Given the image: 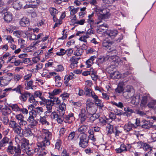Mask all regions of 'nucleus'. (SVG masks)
Listing matches in <instances>:
<instances>
[{
	"label": "nucleus",
	"instance_id": "obj_1",
	"mask_svg": "<svg viewBox=\"0 0 156 156\" xmlns=\"http://www.w3.org/2000/svg\"><path fill=\"white\" fill-rule=\"evenodd\" d=\"M41 134L40 135L41 137L43 139L42 142H38L37 145L40 150V153L39 155L43 156L45 155L48 153V151L45 150L47 146L50 144V140L51 139L52 134L48 130L43 129L41 131Z\"/></svg>",
	"mask_w": 156,
	"mask_h": 156
},
{
	"label": "nucleus",
	"instance_id": "obj_2",
	"mask_svg": "<svg viewBox=\"0 0 156 156\" xmlns=\"http://www.w3.org/2000/svg\"><path fill=\"white\" fill-rule=\"evenodd\" d=\"M10 145L8 146L7 149L8 152L11 154H13V156H25L23 154H21V150L20 145H18L16 147L12 146V142L10 141Z\"/></svg>",
	"mask_w": 156,
	"mask_h": 156
},
{
	"label": "nucleus",
	"instance_id": "obj_3",
	"mask_svg": "<svg viewBox=\"0 0 156 156\" xmlns=\"http://www.w3.org/2000/svg\"><path fill=\"white\" fill-rule=\"evenodd\" d=\"M79 139L78 144L79 147L83 148H86L88 146L89 142L87 135L85 133L79 135Z\"/></svg>",
	"mask_w": 156,
	"mask_h": 156
},
{
	"label": "nucleus",
	"instance_id": "obj_4",
	"mask_svg": "<svg viewBox=\"0 0 156 156\" xmlns=\"http://www.w3.org/2000/svg\"><path fill=\"white\" fill-rule=\"evenodd\" d=\"M134 89L131 85L126 86L124 89L123 95L126 99H128L132 97L134 95Z\"/></svg>",
	"mask_w": 156,
	"mask_h": 156
},
{
	"label": "nucleus",
	"instance_id": "obj_5",
	"mask_svg": "<svg viewBox=\"0 0 156 156\" xmlns=\"http://www.w3.org/2000/svg\"><path fill=\"white\" fill-rule=\"evenodd\" d=\"M97 12L98 11L102 13L98 15V19L100 20L108 18L110 15V14L109 13V10L108 9L99 8L97 9Z\"/></svg>",
	"mask_w": 156,
	"mask_h": 156
},
{
	"label": "nucleus",
	"instance_id": "obj_6",
	"mask_svg": "<svg viewBox=\"0 0 156 156\" xmlns=\"http://www.w3.org/2000/svg\"><path fill=\"white\" fill-rule=\"evenodd\" d=\"M128 146L127 147L124 144H122L121 145L120 147L116 149L115 151L117 153H120L123 152L127 151L131 152L132 151L131 145L128 144Z\"/></svg>",
	"mask_w": 156,
	"mask_h": 156
},
{
	"label": "nucleus",
	"instance_id": "obj_7",
	"mask_svg": "<svg viewBox=\"0 0 156 156\" xmlns=\"http://www.w3.org/2000/svg\"><path fill=\"white\" fill-rule=\"evenodd\" d=\"M11 80V79L8 75L0 77V86H5L8 85Z\"/></svg>",
	"mask_w": 156,
	"mask_h": 156
},
{
	"label": "nucleus",
	"instance_id": "obj_8",
	"mask_svg": "<svg viewBox=\"0 0 156 156\" xmlns=\"http://www.w3.org/2000/svg\"><path fill=\"white\" fill-rule=\"evenodd\" d=\"M21 147L22 149L25 151L28 154H30L31 150L29 146V141L25 139L21 143Z\"/></svg>",
	"mask_w": 156,
	"mask_h": 156
},
{
	"label": "nucleus",
	"instance_id": "obj_9",
	"mask_svg": "<svg viewBox=\"0 0 156 156\" xmlns=\"http://www.w3.org/2000/svg\"><path fill=\"white\" fill-rule=\"evenodd\" d=\"M140 96V106L141 107L144 106L147 102L151 100V97L149 94L144 95L143 96Z\"/></svg>",
	"mask_w": 156,
	"mask_h": 156
},
{
	"label": "nucleus",
	"instance_id": "obj_10",
	"mask_svg": "<svg viewBox=\"0 0 156 156\" xmlns=\"http://www.w3.org/2000/svg\"><path fill=\"white\" fill-rule=\"evenodd\" d=\"M0 111L2 115L8 116L12 112L11 109L7 106L0 105Z\"/></svg>",
	"mask_w": 156,
	"mask_h": 156
},
{
	"label": "nucleus",
	"instance_id": "obj_11",
	"mask_svg": "<svg viewBox=\"0 0 156 156\" xmlns=\"http://www.w3.org/2000/svg\"><path fill=\"white\" fill-rule=\"evenodd\" d=\"M109 56H101L98 58L96 62V64L100 67L105 62L109 59Z\"/></svg>",
	"mask_w": 156,
	"mask_h": 156
},
{
	"label": "nucleus",
	"instance_id": "obj_12",
	"mask_svg": "<svg viewBox=\"0 0 156 156\" xmlns=\"http://www.w3.org/2000/svg\"><path fill=\"white\" fill-rule=\"evenodd\" d=\"M80 58V57L76 58L75 56L72 57L69 60L70 64V67L71 69H73L77 66L78 61Z\"/></svg>",
	"mask_w": 156,
	"mask_h": 156
},
{
	"label": "nucleus",
	"instance_id": "obj_13",
	"mask_svg": "<svg viewBox=\"0 0 156 156\" xmlns=\"http://www.w3.org/2000/svg\"><path fill=\"white\" fill-rule=\"evenodd\" d=\"M87 112L85 108H82L79 115V117L81 123L84 122L87 118Z\"/></svg>",
	"mask_w": 156,
	"mask_h": 156
},
{
	"label": "nucleus",
	"instance_id": "obj_14",
	"mask_svg": "<svg viewBox=\"0 0 156 156\" xmlns=\"http://www.w3.org/2000/svg\"><path fill=\"white\" fill-rule=\"evenodd\" d=\"M36 117L35 115L31 113V115H30L27 119V121L30 123V126L31 127L35 126L37 124V122L34 119Z\"/></svg>",
	"mask_w": 156,
	"mask_h": 156
},
{
	"label": "nucleus",
	"instance_id": "obj_15",
	"mask_svg": "<svg viewBox=\"0 0 156 156\" xmlns=\"http://www.w3.org/2000/svg\"><path fill=\"white\" fill-rule=\"evenodd\" d=\"M63 117L64 119L65 122L69 123H72L74 119L73 114L72 113H69L68 115H65Z\"/></svg>",
	"mask_w": 156,
	"mask_h": 156
},
{
	"label": "nucleus",
	"instance_id": "obj_16",
	"mask_svg": "<svg viewBox=\"0 0 156 156\" xmlns=\"http://www.w3.org/2000/svg\"><path fill=\"white\" fill-rule=\"evenodd\" d=\"M19 97V98L22 101L25 102L27 99L28 97L31 96V93L27 91H25L21 93Z\"/></svg>",
	"mask_w": 156,
	"mask_h": 156
},
{
	"label": "nucleus",
	"instance_id": "obj_17",
	"mask_svg": "<svg viewBox=\"0 0 156 156\" xmlns=\"http://www.w3.org/2000/svg\"><path fill=\"white\" fill-rule=\"evenodd\" d=\"M113 44V42L109 40H104L102 45L105 49H108L110 50L112 49L111 48V45Z\"/></svg>",
	"mask_w": 156,
	"mask_h": 156
},
{
	"label": "nucleus",
	"instance_id": "obj_18",
	"mask_svg": "<svg viewBox=\"0 0 156 156\" xmlns=\"http://www.w3.org/2000/svg\"><path fill=\"white\" fill-rule=\"evenodd\" d=\"M44 112L43 108L41 107H38L35 108L34 109L32 110L31 112H30V113H31L35 115L36 116L37 115H41Z\"/></svg>",
	"mask_w": 156,
	"mask_h": 156
},
{
	"label": "nucleus",
	"instance_id": "obj_19",
	"mask_svg": "<svg viewBox=\"0 0 156 156\" xmlns=\"http://www.w3.org/2000/svg\"><path fill=\"white\" fill-rule=\"evenodd\" d=\"M29 23L30 21L28 18L26 17H23L20 20V24L22 27H26L29 25Z\"/></svg>",
	"mask_w": 156,
	"mask_h": 156
},
{
	"label": "nucleus",
	"instance_id": "obj_20",
	"mask_svg": "<svg viewBox=\"0 0 156 156\" xmlns=\"http://www.w3.org/2000/svg\"><path fill=\"white\" fill-rule=\"evenodd\" d=\"M54 103L52 102L51 100H47V101L46 105L47 108V112L48 113H51L52 112V106L54 105Z\"/></svg>",
	"mask_w": 156,
	"mask_h": 156
},
{
	"label": "nucleus",
	"instance_id": "obj_21",
	"mask_svg": "<svg viewBox=\"0 0 156 156\" xmlns=\"http://www.w3.org/2000/svg\"><path fill=\"white\" fill-rule=\"evenodd\" d=\"M108 60L111 62H114L115 64H119L121 61L119 57L116 55H115L112 56H109Z\"/></svg>",
	"mask_w": 156,
	"mask_h": 156
},
{
	"label": "nucleus",
	"instance_id": "obj_22",
	"mask_svg": "<svg viewBox=\"0 0 156 156\" xmlns=\"http://www.w3.org/2000/svg\"><path fill=\"white\" fill-rule=\"evenodd\" d=\"M136 128V126L133 124L129 122L126 124L124 127V130L127 132H129L133 129Z\"/></svg>",
	"mask_w": 156,
	"mask_h": 156
},
{
	"label": "nucleus",
	"instance_id": "obj_23",
	"mask_svg": "<svg viewBox=\"0 0 156 156\" xmlns=\"http://www.w3.org/2000/svg\"><path fill=\"white\" fill-rule=\"evenodd\" d=\"M11 141L12 142V141L10 139L7 137H4L0 141V145H1V147H4L6 146V144L9 143V146L10 145L9 142Z\"/></svg>",
	"mask_w": 156,
	"mask_h": 156
},
{
	"label": "nucleus",
	"instance_id": "obj_24",
	"mask_svg": "<svg viewBox=\"0 0 156 156\" xmlns=\"http://www.w3.org/2000/svg\"><path fill=\"white\" fill-rule=\"evenodd\" d=\"M25 138L23 137L22 134H17L16 136L15 137V141L17 144H18L17 145H19V144L21 143L23 140H25Z\"/></svg>",
	"mask_w": 156,
	"mask_h": 156
},
{
	"label": "nucleus",
	"instance_id": "obj_25",
	"mask_svg": "<svg viewBox=\"0 0 156 156\" xmlns=\"http://www.w3.org/2000/svg\"><path fill=\"white\" fill-rule=\"evenodd\" d=\"M140 99V95H137L135 97L133 98L131 101V103L134 105H137L139 103Z\"/></svg>",
	"mask_w": 156,
	"mask_h": 156
},
{
	"label": "nucleus",
	"instance_id": "obj_26",
	"mask_svg": "<svg viewBox=\"0 0 156 156\" xmlns=\"http://www.w3.org/2000/svg\"><path fill=\"white\" fill-rule=\"evenodd\" d=\"M28 60H29L27 59H25L23 60H21V59H16V58L14 64L15 66H18L20 65H22L23 63H26L27 62L28 63L29 61Z\"/></svg>",
	"mask_w": 156,
	"mask_h": 156
},
{
	"label": "nucleus",
	"instance_id": "obj_27",
	"mask_svg": "<svg viewBox=\"0 0 156 156\" xmlns=\"http://www.w3.org/2000/svg\"><path fill=\"white\" fill-rule=\"evenodd\" d=\"M99 120L100 123H101L104 126L106 125L107 124H109L112 121H110V119H107L105 117L104 118L100 117Z\"/></svg>",
	"mask_w": 156,
	"mask_h": 156
},
{
	"label": "nucleus",
	"instance_id": "obj_28",
	"mask_svg": "<svg viewBox=\"0 0 156 156\" xmlns=\"http://www.w3.org/2000/svg\"><path fill=\"white\" fill-rule=\"evenodd\" d=\"M12 16L11 13L9 12H7L5 13L4 19L6 22H10L12 19Z\"/></svg>",
	"mask_w": 156,
	"mask_h": 156
},
{
	"label": "nucleus",
	"instance_id": "obj_29",
	"mask_svg": "<svg viewBox=\"0 0 156 156\" xmlns=\"http://www.w3.org/2000/svg\"><path fill=\"white\" fill-rule=\"evenodd\" d=\"M143 123L142 125V127L147 129L153 126V123L150 121H143Z\"/></svg>",
	"mask_w": 156,
	"mask_h": 156
},
{
	"label": "nucleus",
	"instance_id": "obj_30",
	"mask_svg": "<svg viewBox=\"0 0 156 156\" xmlns=\"http://www.w3.org/2000/svg\"><path fill=\"white\" fill-rule=\"evenodd\" d=\"M96 56L94 55L91 56L86 62L87 68H89L93 64V61L96 58Z\"/></svg>",
	"mask_w": 156,
	"mask_h": 156
},
{
	"label": "nucleus",
	"instance_id": "obj_31",
	"mask_svg": "<svg viewBox=\"0 0 156 156\" xmlns=\"http://www.w3.org/2000/svg\"><path fill=\"white\" fill-rule=\"evenodd\" d=\"M107 33L111 38H114L116 36L118 32L116 30H108Z\"/></svg>",
	"mask_w": 156,
	"mask_h": 156
},
{
	"label": "nucleus",
	"instance_id": "obj_32",
	"mask_svg": "<svg viewBox=\"0 0 156 156\" xmlns=\"http://www.w3.org/2000/svg\"><path fill=\"white\" fill-rule=\"evenodd\" d=\"M39 122L43 125L46 126H49L50 125V123L46 120V118L45 116H41L40 118Z\"/></svg>",
	"mask_w": 156,
	"mask_h": 156
},
{
	"label": "nucleus",
	"instance_id": "obj_33",
	"mask_svg": "<svg viewBox=\"0 0 156 156\" xmlns=\"http://www.w3.org/2000/svg\"><path fill=\"white\" fill-rule=\"evenodd\" d=\"M0 120L4 124H8L9 120L8 116L2 115L0 117Z\"/></svg>",
	"mask_w": 156,
	"mask_h": 156
},
{
	"label": "nucleus",
	"instance_id": "obj_34",
	"mask_svg": "<svg viewBox=\"0 0 156 156\" xmlns=\"http://www.w3.org/2000/svg\"><path fill=\"white\" fill-rule=\"evenodd\" d=\"M27 85H26V89L28 90L30 89H33L34 87L33 85V81L31 80L29 81H26Z\"/></svg>",
	"mask_w": 156,
	"mask_h": 156
},
{
	"label": "nucleus",
	"instance_id": "obj_35",
	"mask_svg": "<svg viewBox=\"0 0 156 156\" xmlns=\"http://www.w3.org/2000/svg\"><path fill=\"white\" fill-rule=\"evenodd\" d=\"M83 52V49L82 48H77L74 51V54L75 56H80L82 55Z\"/></svg>",
	"mask_w": 156,
	"mask_h": 156
},
{
	"label": "nucleus",
	"instance_id": "obj_36",
	"mask_svg": "<svg viewBox=\"0 0 156 156\" xmlns=\"http://www.w3.org/2000/svg\"><path fill=\"white\" fill-rule=\"evenodd\" d=\"M106 128L108 133L111 134L114 132V128L113 125L108 124L106 126Z\"/></svg>",
	"mask_w": 156,
	"mask_h": 156
},
{
	"label": "nucleus",
	"instance_id": "obj_37",
	"mask_svg": "<svg viewBox=\"0 0 156 156\" xmlns=\"http://www.w3.org/2000/svg\"><path fill=\"white\" fill-rule=\"evenodd\" d=\"M13 7L16 10H18L21 9L22 5L20 2L15 1L13 3Z\"/></svg>",
	"mask_w": 156,
	"mask_h": 156
},
{
	"label": "nucleus",
	"instance_id": "obj_38",
	"mask_svg": "<svg viewBox=\"0 0 156 156\" xmlns=\"http://www.w3.org/2000/svg\"><path fill=\"white\" fill-rule=\"evenodd\" d=\"M10 106L12 108V110L14 111L18 112L20 111L21 108H20L17 104H13Z\"/></svg>",
	"mask_w": 156,
	"mask_h": 156
},
{
	"label": "nucleus",
	"instance_id": "obj_39",
	"mask_svg": "<svg viewBox=\"0 0 156 156\" xmlns=\"http://www.w3.org/2000/svg\"><path fill=\"white\" fill-rule=\"evenodd\" d=\"M24 133L26 136H32L33 135V133L29 128H25L24 129Z\"/></svg>",
	"mask_w": 156,
	"mask_h": 156
},
{
	"label": "nucleus",
	"instance_id": "obj_40",
	"mask_svg": "<svg viewBox=\"0 0 156 156\" xmlns=\"http://www.w3.org/2000/svg\"><path fill=\"white\" fill-rule=\"evenodd\" d=\"M87 128L86 126H81L79 128L77 129V131L80 133L83 134L85 133V132L87 130Z\"/></svg>",
	"mask_w": 156,
	"mask_h": 156
},
{
	"label": "nucleus",
	"instance_id": "obj_41",
	"mask_svg": "<svg viewBox=\"0 0 156 156\" xmlns=\"http://www.w3.org/2000/svg\"><path fill=\"white\" fill-rule=\"evenodd\" d=\"M84 90L85 92H84V94L86 96H90V94H91V92H94L91 89L90 87H88L87 86H86L84 88Z\"/></svg>",
	"mask_w": 156,
	"mask_h": 156
},
{
	"label": "nucleus",
	"instance_id": "obj_42",
	"mask_svg": "<svg viewBox=\"0 0 156 156\" xmlns=\"http://www.w3.org/2000/svg\"><path fill=\"white\" fill-rule=\"evenodd\" d=\"M98 0H90L89 1L84 2L83 3V4L85 5H87L89 4L91 5H95L97 3V1Z\"/></svg>",
	"mask_w": 156,
	"mask_h": 156
},
{
	"label": "nucleus",
	"instance_id": "obj_43",
	"mask_svg": "<svg viewBox=\"0 0 156 156\" xmlns=\"http://www.w3.org/2000/svg\"><path fill=\"white\" fill-rule=\"evenodd\" d=\"M23 87L21 85H18L16 87L13 89L12 91H15L16 92L20 94L21 93V90L23 89Z\"/></svg>",
	"mask_w": 156,
	"mask_h": 156
},
{
	"label": "nucleus",
	"instance_id": "obj_44",
	"mask_svg": "<svg viewBox=\"0 0 156 156\" xmlns=\"http://www.w3.org/2000/svg\"><path fill=\"white\" fill-rule=\"evenodd\" d=\"M156 103V101L154 100H153L152 98H151V100L150 101L148 102L147 105L149 108H153L154 105Z\"/></svg>",
	"mask_w": 156,
	"mask_h": 156
},
{
	"label": "nucleus",
	"instance_id": "obj_45",
	"mask_svg": "<svg viewBox=\"0 0 156 156\" xmlns=\"http://www.w3.org/2000/svg\"><path fill=\"white\" fill-rule=\"evenodd\" d=\"M94 106V103L91 101L89 99H88L87 101L86 109L87 110Z\"/></svg>",
	"mask_w": 156,
	"mask_h": 156
},
{
	"label": "nucleus",
	"instance_id": "obj_46",
	"mask_svg": "<svg viewBox=\"0 0 156 156\" xmlns=\"http://www.w3.org/2000/svg\"><path fill=\"white\" fill-rule=\"evenodd\" d=\"M51 98L52 99L51 100H52V102L54 103V105H58L60 104L61 101L58 99V98L53 96Z\"/></svg>",
	"mask_w": 156,
	"mask_h": 156
},
{
	"label": "nucleus",
	"instance_id": "obj_47",
	"mask_svg": "<svg viewBox=\"0 0 156 156\" xmlns=\"http://www.w3.org/2000/svg\"><path fill=\"white\" fill-rule=\"evenodd\" d=\"M94 13H92L91 14L89 15L88 16V19L87 20V22L89 23H94V20L93 18V17L94 16Z\"/></svg>",
	"mask_w": 156,
	"mask_h": 156
},
{
	"label": "nucleus",
	"instance_id": "obj_48",
	"mask_svg": "<svg viewBox=\"0 0 156 156\" xmlns=\"http://www.w3.org/2000/svg\"><path fill=\"white\" fill-rule=\"evenodd\" d=\"M49 11L51 15L52 16H55L56 14L58 13L57 10L54 8H50Z\"/></svg>",
	"mask_w": 156,
	"mask_h": 156
},
{
	"label": "nucleus",
	"instance_id": "obj_49",
	"mask_svg": "<svg viewBox=\"0 0 156 156\" xmlns=\"http://www.w3.org/2000/svg\"><path fill=\"white\" fill-rule=\"evenodd\" d=\"M87 113L90 115L94 114L96 112L95 106L87 110Z\"/></svg>",
	"mask_w": 156,
	"mask_h": 156
},
{
	"label": "nucleus",
	"instance_id": "obj_50",
	"mask_svg": "<svg viewBox=\"0 0 156 156\" xmlns=\"http://www.w3.org/2000/svg\"><path fill=\"white\" fill-rule=\"evenodd\" d=\"M27 56H28L27 54L26 53H23V54H20L18 56V57L22 59H21V60H23V59H28L29 60H28L29 61H28V63H29L30 61V59L29 58H26V57H27Z\"/></svg>",
	"mask_w": 156,
	"mask_h": 156
},
{
	"label": "nucleus",
	"instance_id": "obj_51",
	"mask_svg": "<svg viewBox=\"0 0 156 156\" xmlns=\"http://www.w3.org/2000/svg\"><path fill=\"white\" fill-rule=\"evenodd\" d=\"M23 76L21 75L17 74L14 76L13 79L14 81L16 83L18 82L22 78Z\"/></svg>",
	"mask_w": 156,
	"mask_h": 156
},
{
	"label": "nucleus",
	"instance_id": "obj_52",
	"mask_svg": "<svg viewBox=\"0 0 156 156\" xmlns=\"http://www.w3.org/2000/svg\"><path fill=\"white\" fill-rule=\"evenodd\" d=\"M12 88H6L3 90V95L0 96V99H2L6 96V92L10 90H12Z\"/></svg>",
	"mask_w": 156,
	"mask_h": 156
},
{
	"label": "nucleus",
	"instance_id": "obj_53",
	"mask_svg": "<svg viewBox=\"0 0 156 156\" xmlns=\"http://www.w3.org/2000/svg\"><path fill=\"white\" fill-rule=\"evenodd\" d=\"M111 76L112 77L115 79L119 78L120 77V76L119 72L116 71L111 73Z\"/></svg>",
	"mask_w": 156,
	"mask_h": 156
},
{
	"label": "nucleus",
	"instance_id": "obj_54",
	"mask_svg": "<svg viewBox=\"0 0 156 156\" xmlns=\"http://www.w3.org/2000/svg\"><path fill=\"white\" fill-rule=\"evenodd\" d=\"M41 101H40L39 102L41 106H45L46 105L47 100L44 97H42L40 98Z\"/></svg>",
	"mask_w": 156,
	"mask_h": 156
},
{
	"label": "nucleus",
	"instance_id": "obj_55",
	"mask_svg": "<svg viewBox=\"0 0 156 156\" xmlns=\"http://www.w3.org/2000/svg\"><path fill=\"white\" fill-rule=\"evenodd\" d=\"M15 57V55H11L9 57V58L7 61V63L9 62L10 63L14 64L15 60L16 59Z\"/></svg>",
	"mask_w": 156,
	"mask_h": 156
},
{
	"label": "nucleus",
	"instance_id": "obj_56",
	"mask_svg": "<svg viewBox=\"0 0 156 156\" xmlns=\"http://www.w3.org/2000/svg\"><path fill=\"white\" fill-rule=\"evenodd\" d=\"M35 98L33 95L31 94V96L30 97L28 100L29 102L33 104H36L37 101H36Z\"/></svg>",
	"mask_w": 156,
	"mask_h": 156
},
{
	"label": "nucleus",
	"instance_id": "obj_57",
	"mask_svg": "<svg viewBox=\"0 0 156 156\" xmlns=\"http://www.w3.org/2000/svg\"><path fill=\"white\" fill-rule=\"evenodd\" d=\"M94 102L97 106L100 107H102L104 106L103 103L102 102L101 100L99 99L98 98L94 101Z\"/></svg>",
	"mask_w": 156,
	"mask_h": 156
},
{
	"label": "nucleus",
	"instance_id": "obj_58",
	"mask_svg": "<svg viewBox=\"0 0 156 156\" xmlns=\"http://www.w3.org/2000/svg\"><path fill=\"white\" fill-rule=\"evenodd\" d=\"M144 146H145V148H144L145 150H147V148L149 149V151L147 153V154H148V155L149 156H151V154L152 152L151 151H152V149H151V148L150 147V146L147 144H144Z\"/></svg>",
	"mask_w": 156,
	"mask_h": 156
},
{
	"label": "nucleus",
	"instance_id": "obj_59",
	"mask_svg": "<svg viewBox=\"0 0 156 156\" xmlns=\"http://www.w3.org/2000/svg\"><path fill=\"white\" fill-rule=\"evenodd\" d=\"M13 131L15 133L17 134H21V132L22 130V127L19 125L17 126L14 130H13Z\"/></svg>",
	"mask_w": 156,
	"mask_h": 156
},
{
	"label": "nucleus",
	"instance_id": "obj_60",
	"mask_svg": "<svg viewBox=\"0 0 156 156\" xmlns=\"http://www.w3.org/2000/svg\"><path fill=\"white\" fill-rule=\"evenodd\" d=\"M61 144L62 142L61 140L60 139H58L57 140V141L55 144V148L56 149H57L58 150H59V149L60 148Z\"/></svg>",
	"mask_w": 156,
	"mask_h": 156
},
{
	"label": "nucleus",
	"instance_id": "obj_61",
	"mask_svg": "<svg viewBox=\"0 0 156 156\" xmlns=\"http://www.w3.org/2000/svg\"><path fill=\"white\" fill-rule=\"evenodd\" d=\"M58 115L56 112H53L51 114V117L53 119L56 120V119L58 118Z\"/></svg>",
	"mask_w": 156,
	"mask_h": 156
},
{
	"label": "nucleus",
	"instance_id": "obj_62",
	"mask_svg": "<svg viewBox=\"0 0 156 156\" xmlns=\"http://www.w3.org/2000/svg\"><path fill=\"white\" fill-rule=\"evenodd\" d=\"M75 135V132L74 131L71 132L69 134L68 137V140H73Z\"/></svg>",
	"mask_w": 156,
	"mask_h": 156
},
{
	"label": "nucleus",
	"instance_id": "obj_63",
	"mask_svg": "<svg viewBox=\"0 0 156 156\" xmlns=\"http://www.w3.org/2000/svg\"><path fill=\"white\" fill-rule=\"evenodd\" d=\"M19 125L21 127L26 126L27 124V122L26 121L24 120V119L20 121L19 122Z\"/></svg>",
	"mask_w": 156,
	"mask_h": 156
},
{
	"label": "nucleus",
	"instance_id": "obj_64",
	"mask_svg": "<svg viewBox=\"0 0 156 156\" xmlns=\"http://www.w3.org/2000/svg\"><path fill=\"white\" fill-rule=\"evenodd\" d=\"M18 42L19 43L21 44L20 45V48H22L23 47H25L26 46L25 41L23 39L20 38L18 40Z\"/></svg>",
	"mask_w": 156,
	"mask_h": 156
}]
</instances>
